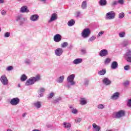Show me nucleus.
Returning a JSON list of instances; mask_svg holds the SVG:
<instances>
[{"label":"nucleus","instance_id":"e433bc0d","mask_svg":"<svg viewBox=\"0 0 131 131\" xmlns=\"http://www.w3.org/2000/svg\"><path fill=\"white\" fill-rule=\"evenodd\" d=\"M68 46V42H64L63 43L61 44V47L62 48H66Z\"/></svg>","mask_w":131,"mask_h":131},{"label":"nucleus","instance_id":"7ed1b4c3","mask_svg":"<svg viewBox=\"0 0 131 131\" xmlns=\"http://www.w3.org/2000/svg\"><path fill=\"white\" fill-rule=\"evenodd\" d=\"M115 12L114 11H111L105 14V20H113L115 18Z\"/></svg>","mask_w":131,"mask_h":131},{"label":"nucleus","instance_id":"473e14b6","mask_svg":"<svg viewBox=\"0 0 131 131\" xmlns=\"http://www.w3.org/2000/svg\"><path fill=\"white\" fill-rule=\"evenodd\" d=\"M118 18L119 19H123L124 18V13L121 12L118 15Z\"/></svg>","mask_w":131,"mask_h":131},{"label":"nucleus","instance_id":"e2e57ef3","mask_svg":"<svg viewBox=\"0 0 131 131\" xmlns=\"http://www.w3.org/2000/svg\"><path fill=\"white\" fill-rule=\"evenodd\" d=\"M2 32V28L0 27V32Z\"/></svg>","mask_w":131,"mask_h":131},{"label":"nucleus","instance_id":"4c0bfd02","mask_svg":"<svg viewBox=\"0 0 131 131\" xmlns=\"http://www.w3.org/2000/svg\"><path fill=\"white\" fill-rule=\"evenodd\" d=\"M81 120H82V119L81 118H77L75 119V122H76V123H79Z\"/></svg>","mask_w":131,"mask_h":131},{"label":"nucleus","instance_id":"a211bd4d","mask_svg":"<svg viewBox=\"0 0 131 131\" xmlns=\"http://www.w3.org/2000/svg\"><path fill=\"white\" fill-rule=\"evenodd\" d=\"M27 6H24L20 8V13H29V10L27 9Z\"/></svg>","mask_w":131,"mask_h":131},{"label":"nucleus","instance_id":"9d476101","mask_svg":"<svg viewBox=\"0 0 131 131\" xmlns=\"http://www.w3.org/2000/svg\"><path fill=\"white\" fill-rule=\"evenodd\" d=\"M53 40L55 42H60V41L62 40V36L57 34L54 36Z\"/></svg>","mask_w":131,"mask_h":131},{"label":"nucleus","instance_id":"aec40b11","mask_svg":"<svg viewBox=\"0 0 131 131\" xmlns=\"http://www.w3.org/2000/svg\"><path fill=\"white\" fill-rule=\"evenodd\" d=\"M34 107L37 108V109H39L41 107V102L40 101H36L33 103Z\"/></svg>","mask_w":131,"mask_h":131},{"label":"nucleus","instance_id":"20e7f679","mask_svg":"<svg viewBox=\"0 0 131 131\" xmlns=\"http://www.w3.org/2000/svg\"><path fill=\"white\" fill-rule=\"evenodd\" d=\"M90 34H91V30L89 28H86L83 30L81 33V36L83 38H87L90 36Z\"/></svg>","mask_w":131,"mask_h":131},{"label":"nucleus","instance_id":"412c9836","mask_svg":"<svg viewBox=\"0 0 131 131\" xmlns=\"http://www.w3.org/2000/svg\"><path fill=\"white\" fill-rule=\"evenodd\" d=\"M118 68V63L116 61H114L112 63L111 68L112 69H116Z\"/></svg>","mask_w":131,"mask_h":131},{"label":"nucleus","instance_id":"de8ad7c7","mask_svg":"<svg viewBox=\"0 0 131 131\" xmlns=\"http://www.w3.org/2000/svg\"><path fill=\"white\" fill-rule=\"evenodd\" d=\"M105 32H104V31H101L100 32H99V33L97 35V36L98 37H100V36H102L103 34V33H104Z\"/></svg>","mask_w":131,"mask_h":131},{"label":"nucleus","instance_id":"6e6552de","mask_svg":"<svg viewBox=\"0 0 131 131\" xmlns=\"http://www.w3.org/2000/svg\"><path fill=\"white\" fill-rule=\"evenodd\" d=\"M63 49L61 48H57L54 51L55 55L57 57H61L63 55Z\"/></svg>","mask_w":131,"mask_h":131},{"label":"nucleus","instance_id":"39448f33","mask_svg":"<svg viewBox=\"0 0 131 131\" xmlns=\"http://www.w3.org/2000/svg\"><path fill=\"white\" fill-rule=\"evenodd\" d=\"M0 80L3 85H8L9 84V80H8L6 75H2L0 78Z\"/></svg>","mask_w":131,"mask_h":131},{"label":"nucleus","instance_id":"052dcab7","mask_svg":"<svg viewBox=\"0 0 131 131\" xmlns=\"http://www.w3.org/2000/svg\"><path fill=\"white\" fill-rule=\"evenodd\" d=\"M7 131H13V130L11 129H8L7 130Z\"/></svg>","mask_w":131,"mask_h":131},{"label":"nucleus","instance_id":"b1692460","mask_svg":"<svg viewBox=\"0 0 131 131\" xmlns=\"http://www.w3.org/2000/svg\"><path fill=\"white\" fill-rule=\"evenodd\" d=\"M92 126L95 131H100V129H101V127H100L99 125H97L96 123H93L92 124Z\"/></svg>","mask_w":131,"mask_h":131},{"label":"nucleus","instance_id":"c03bdc74","mask_svg":"<svg viewBox=\"0 0 131 131\" xmlns=\"http://www.w3.org/2000/svg\"><path fill=\"white\" fill-rule=\"evenodd\" d=\"M98 109H104L105 108V106L103 104H100L98 105L97 106Z\"/></svg>","mask_w":131,"mask_h":131},{"label":"nucleus","instance_id":"f03ea898","mask_svg":"<svg viewBox=\"0 0 131 131\" xmlns=\"http://www.w3.org/2000/svg\"><path fill=\"white\" fill-rule=\"evenodd\" d=\"M74 78H75V75L74 74H72L68 77V84L66 85V88H68V89H70L71 88V85H75Z\"/></svg>","mask_w":131,"mask_h":131},{"label":"nucleus","instance_id":"ddd939ff","mask_svg":"<svg viewBox=\"0 0 131 131\" xmlns=\"http://www.w3.org/2000/svg\"><path fill=\"white\" fill-rule=\"evenodd\" d=\"M119 96H120V93L119 92H116L112 95L111 99L114 100H118V99H119Z\"/></svg>","mask_w":131,"mask_h":131},{"label":"nucleus","instance_id":"864d4df0","mask_svg":"<svg viewBox=\"0 0 131 131\" xmlns=\"http://www.w3.org/2000/svg\"><path fill=\"white\" fill-rule=\"evenodd\" d=\"M118 4V1H113L112 3V6H116Z\"/></svg>","mask_w":131,"mask_h":131},{"label":"nucleus","instance_id":"37998d69","mask_svg":"<svg viewBox=\"0 0 131 131\" xmlns=\"http://www.w3.org/2000/svg\"><path fill=\"white\" fill-rule=\"evenodd\" d=\"M13 69H14V68L13 67V66H10L7 68L6 70L7 71H11L13 70Z\"/></svg>","mask_w":131,"mask_h":131},{"label":"nucleus","instance_id":"338daca9","mask_svg":"<svg viewBox=\"0 0 131 131\" xmlns=\"http://www.w3.org/2000/svg\"><path fill=\"white\" fill-rule=\"evenodd\" d=\"M18 87L20 88V84H18Z\"/></svg>","mask_w":131,"mask_h":131},{"label":"nucleus","instance_id":"6e6d98bb","mask_svg":"<svg viewBox=\"0 0 131 131\" xmlns=\"http://www.w3.org/2000/svg\"><path fill=\"white\" fill-rule=\"evenodd\" d=\"M81 51L82 54H86V51L85 49H82Z\"/></svg>","mask_w":131,"mask_h":131},{"label":"nucleus","instance_id":"8fccbe9b","mask_svg":"<svg viewBox=\"0 0 131 131\" xmlns=\"http://www.w3.org/2000/svg\"><path fill=\"white\" fill-rule=\"evenodd\" d=\"M124 3L123 0H118V4H120V5H123Z\"/></svg>","mask_w":131,"mask_h":131},{"label":"nucleus","instance_id":"c85d7f7f","mask_svg":"<svg viewBox=\"0 0 131 131\" xmlns=\"http://www.w3.org/2000/svg\"><path fill=\"white\" fill-rule=\"evenodd\" d=\"M99 75H105L106 74V70L103 69L98 72Z\"/></svg>","mask_w":131,"mask_h":131},{"label":"nucleus","instance_id":"4be33fe9","mask_svg":"<svg viewBox=\"0 0 131 131\" xmlns=\"http://www.w3.org/2000/svg\"><path fill=\"white\" fill-rule=\"evenodd\" d=\"M69 108L71 109V112L73 114H77V113H78V111L76 108H74L72 105H70Z\"/></svg>","mask_w":131,"mask_h":131},{"label":"nucleus","instance_id":"0e129e2a","mask_svg":"<svg viewBox=\"0 0 131 131\" xmlns=\"http://www.w3.org/2000/svg\"><path fill=\"white\" fill-rule=\"evenodd\" d=\"M42 2H46V0H41Z\"/></svg>","mask_w":131,"mask_h":131},{"label":"nucleus","instance_id":"dca6fc26","mask_svg":"<svg viewBox=\"0 0 131 131\" xmlns=\"http://www.w3.org/2000/svg\"><path fill=\"white\" fill-rule=\"evenodd\" d=\"M57 19H58V15L56 13H53L52 14L50 20H48V22L49 23H51V22L55 21Z\"/></svg>","mask_w":131,"mask_h":131},{"label":"nucleus","instance_id":"0eeeda50","mask_svg":"<svg viewBox=\"0 0 131 131\" xmlns=\"http://www.w3.org/2000/svg\"><path fill=\"white\" fill-rule=\"evenodd\" d=\"M125 115V112L123 110H120L118 112L115 113V118H121Z\"/></svg>","mask_w":131,"mask_h":131},{"label":"nucleus","instance_id":"58836bf2","mask_svg":"<svg viewBox=\"0 0 131 131\" xmlns=\"http://www.w3.org/2000/svg\"><path fill=\"white\" fill-rule=\"evenodd\" d=\"M111 62V59L107 58L104 61V64H109Z\"/></svg>","mask_w":131,"mask_h":131},{"label":"nucleus","instance_id":"c756f323","mask_svg":"<svg viewBox=\"0 0 131 131\" xmlns=\"http://www.w3.org/2000/svg\"><path fill=\"white\" fill-rule=\"evenodd\" d=\"M96 36H92L89 40H88V42H93L95 39H96Z\"/></svg>","mask_w":131,"mask_h":131},{"label":"nucleus","instance_id":"bf43d9fd","mask_svg":"<svg viewBox=\"0 0 131 131\" xmlns=\"http://www.w3.org/2000/svg\"><path fill=\"white\" fill-rule=\"evenodd\" d=\"M26 116V113L23 114V117H25Z\"/></svg>","mask_w":131,"mask_h":131},{"label":"nucleus","instance_id":"423d86ee","mask_svg":"<svg viewBox=\"0 0 131 131\" xmlns=\"http://www.w3.org/2000/svg\"><path fill=\"white\" fill-rule=\"evenodd\" d=\"M16 21L19 22L20 25H23V24H24V21H25V18L23 17L22 14H19L16 17Z\"/></svg>","mask_w":131,"mask_h":131},{"label":"nucleus","instance_id":"6ab92c4d","mask_svg":"<svg viewBox=\"0 0 131 131\" xmlns=\"http://www.w3.org/2000/svg\"><path fill=\"white\" fill-rule=\"evenodd\" d=\"M73 64L75 65H77L78 64H80V63H82V59L81 58H76L73 61Z\"/></svg>","mask_w":131,"mask_h":131},{"label":"nucleus","instance_id":"1a4fd4ad","mask_svg":"<svg viewBox=\"0 0 131 131\" xmlns=\"http://www.w3.org/2000/svg\"><path fill=\"white\" fill-rule=\"evenodd\" d=\"M20 99L18 97L12 98L10 102L11 105H12V106H16L18 105Z\"/></svg>","mask_w":131,"mask_h":131},{"label":"nucleus","instance_id":"680f3d73","mask_svg":"<svg viewBox=\"0 0 131 131\" xmlns=\"http://www.w3.org/2000/svg\"><path fill=\"white\" fill-rule=\"evenodd\" d=\"M106 131H113L112 129H107Z\"/></svg>","mask_w":131,"mask_h":131},{"label":"nucleus","instance_id":"49530a36","mask_svg":"<svg viewBox=\"0 0 131 131\" xmlns=\"http://www.w3.org/2000/svg\"><path fill=\"white\" fill-rule=\"evenodd\" d=\"M1 14L2 16H6L7 15V10H3L1 11Z\"/></svg>","mask_w":131,"mask_h":131},{"label":"nucleus","instance_id":"09e8293b","mask_svg":"<svg viewBox=\"0 0 131 131\" xmlns=\"http://www.w3.org/2000/svg\"><path fill=\"white\" fill-rule=\"evenodd\" d=\"M127 105L128 107H131V99L128 100Z\"/></svg>","mask_w":131,"mask_h":131},{"label":"nucleus","instance_id":"f3484780","mask_svg":"<svg viewBox=\"0 0 131 131\" xmlns=\"http://www.w3.org/2000/svg\"><path fill=\"white\" fill-rule=\"evenodd\" d=\"M79 102L80 105L84 106V105H86L88 104V99H86L85 98H81Z\"/></svg>","mask_w":131,"mask_h":131},{"label":"nucleus","instance_id":"cd10ccee","mask_svg":"<svg viewBox=\"0 0 131 131\" xmlns=\"http://www.w3.org/2000/svg\"><path fill=\"white\" fill-rule=\"evenodd\" d=\"M74 24H75V21H74L73 19L70 20L68 23V25L70 27L73 26Z\"/></svg>","mask_w":131,"mask_h":131},{"label":"nucleus","instance_id":"4468645a","mask_svg":"<svg viewBox=\"0 0 131 131\" xmlns=\"http://www.w3.org/2000/svg\"><path fill=\"white\" fill-rule=\"evenodd\" d=\"M102 82L105 85H110L111 84V81L107 77L104 78L102 80Z\"/></svg>","mask_w":131,"mask_h":131},{"label":"nucleus","instance_id":"3c124183","mask_svg":"<svg viewBox=\"0 0 131 131\" xmlns=\"http://www.w3.org/2000/svg\"><path fill=\"white\" fill-rule=\"evenodd\" d=\"M124 70H126V71L129 70V69H130L129 66H128V65L125 66L124 67Z\"/></svg>","mask_w":131,"mask_h":131},{"label":"nucleus","instance_id":"f704fd0d","mask_svg":"<svg viewBox=\"0 0 131 131\" xmlns=\"http://www.w3.org/2000/svg\"><path fill=\"white\" fill-rule=\"evenodd\" d=\"M126 57H131V50L128 49L126 53Z\"/></svg>","mask_w":131,"mask_h":131},{"label":"nucleus","instance_id":"f8f14e48","mask_svg":"<svg viewBox=\"0 0 131 131\" xmlns=\"http://www.w3.org/2000/svg\"><path fill=\"white\" fill-rule=\"evenodd\" d=\"M39 18V16H38L37 14H33L30 17V19L31 21H32V22H36V21H38Z\"/></svg>","mask_w":131,"mask_h":131},{"label":"nucleus","instance_id":"ea45409f","mask_svg":"<svg viewBox=\"0 0 131 131\" xmlns=\"http://www.w3.org/2000/svg\"><path fill=\"white\" fill-rule=\"evenodd\" d=\"M11 36V33L7 32L4 34V37H10Z\"/></svg>","mask_w":131,"mask_h":131},{"label":"nucleus","instance_id":"c9c22d12","mask_svg":"<svg viewBox=\"0 0 131 131\" xmlns=\"http://www.w3.org/2000/svg\"><path fill=\"white\" fill-rule=\"evenodd\" d=\"M89 82H90V81L89 80V79H84V84L85 86H88V85H89Z\"/></svg>","mask_w":131,"mask_h":131},{"label":"nucleus","instance_id":"69168bd1","mask_svg":"<svg viewBox=\"0 0 131 131\" xmlns=\"http://www.w3.org/2000/svg\"><path fill=\"white\" fill-rule=\"evenodd\" d=\"M18 2H21L22 0H17Z\"/></svg>","mask_w":131,"mask_h":131},{"label":"nucleus","instance_id":"79ce46f5","mask_svg":"<svg viewBox=\"0 0 131 131\" xmlns=\"http://www.w3.org/2000/svg\"><path fill=\"white\" fill-rule=\"evenodd\" d=\"M129 42H128V41H124L122 45L123 47H126L127 46H128Z\"/></svg>","mask_w":131,"mask_h":131},{"label":"nucleus","instance_id":"4d7b16f0","mask_svg":"<svg viewBox=\"0 0 131 131\" xmlns=\"http://www.w3.org/2000/svg\"><path fill=\"white\" fill-rule=\"evenodd\" d=\"M129 84V82L128 81H126L124 83V85H128Z\"/></svg>","mask_w":131,"mask_h":131},{"label":"nucleus","instance_id":"5701e85b","mask_svg":"<svg viewBox=\"0 0 131 131\" xmlns=\"http://www.w3.org/2000/svg\"><path fill=\"white\" fill-rule=\"evenodd\" d=\"M81 9L82 10H85L86 8H88V2L87 1H83L81 6Z\"/></svg>","mask_w":131,"mask_h":131},{"label":"nucleus","instance_id":"603ef678","mask_svg":"<svg viewBox=\"0 0 131 131\" xmlns=\"http://www.w3.org/2000/svg\"><path fill=\"white\" fill-rule=\"evenodd\" d=\"M126 60L129 63H131V56H127Z\"/></svg>","mask_w":131,"mask_h":131},{"label":"nucleus","instance_id":"2eb2a0df","mask_svg":"<svg viewBox=\"0 0 131 131\" xmlns=\"http://www.w3.org/2000/svg\"><path fill=\"white\" fill-rule=\"evenodd\" d=\"M46 92V89L43 88H40L38 91V94L37 95L38 98H41L43 97V93Z\"/></svg>","mask_w":131,"mask_h":131},{"label":"nucleus","instance_id":"a18cd8bd","mask_svg":"<svg viewBox=\"0 0 131 131\" xmlns=\"http://www.w3.org/2000/svg\"><path fill=\"white\" fill-rule=\"evenodd\" d=\"M54 95H55V94L54 93L52 92L49 94V96H48V98L52 99V98H53V97H54Z\"/></svg>","mask_w":131,"mask_h":131},{"label":"nucleus","instance_id":"f257e3e1","mask_svg":"<svg viewBox=\"0 0 131 131\" xmlns=\"http://www.w3.org/2000/svg\"><path fill=\"white\" fill-rule=\"evenodd\" d=\"M41 80V77L40 75H37L36 76L32 77L27 80L26 82V85H32V84H34L35 82L39 81V80Z\"/></svg>","mask_w":131,"mask_h":131},{"label":"nucleus","instance_id":"393cba45","mask_svg":"<svg viewBox=\"0 0 131 131\" xmlns=\"http://www.w3.org/2000/svg\"><path fill=\"white\" fill-rule=\"evenodd\" d=\"M63 126L65 128H67L68 129H70V127H71V123H67V122H64L63 123Z\"/></svg>","mask_w":131,"mask_h":131},{"label":"nucleus","instance_id":"9b49d317","mask_svg":"<svg viewBox=\"0 0 131 131\" xmlns=\"http://www.w3.org/2000/svg\"><path fill=\"white\" fill-rule=\"evenodd\" d=\"M108 50L106 49H103L99 52L100 57H106V56H108Z\"/></svg>","mask_w":131,"mask_h":131},{"label":"nucleus","instance_id":"7c9ffc66","mask_svg":"<svg viewBox=\"0 0 131 131\" xmlns=\"http://www.w3.org/2000/svg\"><path fill=\"white\" fill-rule=\"evenodd\" d=\"M27 79V76L25 74H23L21 75L20 77V80L21 81H25Z\"/></svg>","mask_w":131,"mask_h":131},{"label":"nucleus","instance_id":"bb28decb","mask_svg":"<svg viewBox=\"0 0 131 131\" xmlns=\"http://www.w3.org/2000/svg\"><path fill=\"white\" fill-rule=\"evenodd\" d=\"M100 6H106L107 5V1L106 0H100Z\"/></svg>","mask_w":131,"mask_h":131},{"label":"nucleus","instance_id":"a19ab883","mask_svg":"<svg viewBox=\"0 0 131 131\" xmlns=\"http://www.w3.org/2000/svg\"><path fill=\"white\" fill-rule=\"evenodd\" d=\"M61 100H62L61 97H58L54 100L53 103H58V102L61 101Z\"/></svg>","mask_w":131,"mask_h":131},{"label":"nucleus","instance_id":"a878e982","mask_svg":"<svg viewBox=\"0 0 131 131\" xmlns=\"http://www.w3.org/2000/svg\"><path fill=\"white\" fill-rule=\"evenodd\" d=\"M64 78H65V76H61L57 80V82L58 83H62L64 81Z\"/></svg>","mask_w":131,"mask_h":131},{"label":"nucleus","instance_id":"72a5a7b5","mask_svg":"<svg viewBox=\"0 0 131 131\" xmlns=\"http://www.w3.org/2000/svg\"><path fill=\"white\" fill-rule=\"evenodd\" d=\"M119 37L122 38L124 37L125 36V32H121L119 33Z\"/></svg>","mask_w":131,"mask_h":131},{"label":"nucleus","instance_id":"2f4dec72","mask_svg":"<svg viewBox=\"0 0 131 131\" xmlns=\"http://www.w3.org/2000/svg\"><path fill=\"white\" fill-rule=\"evenodd\" d=\"M25 63L26 65H30L31 64V60L27 58L25 60Z\"/></svg>","mask_w":131,"mask_h":131},{"label":"nucleus","instance_id":"5fc2aeb1","mask_svg":"<svg viewBox=\"0 0 131 131\" xmlns=\"http://www.w3.org/2000/svg\"><path fill=\"white\" fill-rule=\"evenodd\" d=\"M80 15V12L78 11L76 13V16L77 17H79V16Z\"/></svg>","mask_w":131,"mask_h":131},{"label":"nucleus","instance_id":"13d9d810","mask_svg":"<svg viewBox=\"0 0 131 131\" xmlns=\"http://www.w3.org/2000/svg\"><path fill=\"white\" fill-rule=\"evenodd\" d=\"M5 3V0H0V4H4Z\"/></svg>","mask_w":131,"mask_h":131}]
</instances>
